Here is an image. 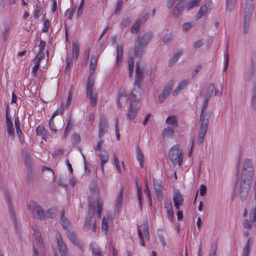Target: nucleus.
Returning a JSON list of instances; mask_svg holds the SVG:
<instances>
[{
    "mask_svg": "<svg viewBox=\"0 0 256 256\" xmlns=\"http://www.w3.org/2000/svg\"><path fill=\"white\" fill-rule=\"evenodd\" d=\"M98 60V57L97 56H92L90 66V74L88 78L86 85V97L90 100V105L92 107L95 106L97 103V94L93 92L94 80L92 74L96 70Z\"/></svg>",
    "mask_w": 256,
    "mask_h": 256,
    "instance_id": "f257e3e1",
    "label": "nucleus"
},
{
    "mask_svg": "<svg viewBox=\"0 0 256 256\" xmlns=\"http://www.w3.org/2000/svg\"><path fill=\"white\" fill-rule=\"evenodd\" d=\"M150 33H146L142 36H138L135 40L134 48V56L141 58L144 54L148 44L152 38Z\"/></svg>",
    "mask_w": 256,
    "mask_h": 256,
    "instance_id": "f03ea898",
    "label": "nucleus"
},
{
    "mask_svg": "<svg viewBox=\"0 0 256 256\" xmlns=\"http://www.w3.org/2000/svg\"><path fill=\"white\" fill-rule=\"evenodd\" d=\"M212 112L210 111L201 112L200 116V123L198 131V142L199 144H202L204 140V137L207 131L210 118H211Z\"/></svg>",
    "mask_w": 256,
    "mask_h": 256,
    "instance_id": "7ed1b4c3",
    "label": "nucleus"
},
{
    "mask_svg": "<svg viewBox=\"0 0 256 256\" xmlns=\"http://www.w3.org/2000/svg\"><path fill=\"white\" fill-rule=\"evenodd\" d=\"M184 154L183 152L179 151L178 146H174L168 152V158L171 160L173 166H175L177 164L180 166L182 164Z\"/></svg>",
    "mask_w": 256,
    "mask_h": 256,
    "instance_id": "20e7f679",
    "label": "nucleus"
},
{
    "mask_svg": "<svg viewBox=\"0 0 256 256\" xmlns=\"http://www.w3.org/2000/svg\"><path fill=\"white\" fill-rule=\"evenodd\" d=\"M144 64L141 62H136L134 86H137L138 89H140L141 87V83L144 78Z\"/></svg>",
    "mask_w": 256,
    "mask_h": 256,
    "instance_id": "39448f33",
    "label": "nucleus"
},
{
    "mask_svg": "<svg viewBox=\"0 0 256 256\" xmlns=\"http://www.w3.org/2000/svg\"><path fill=\"white\" fill-rule=\"evenodd\" d=\"M32 230L33 231V234L35 236L36 245L38 247V250H37L35 246H34V256H38V251L44 253L45 252V248L43 245L42 240L40 232L35 228H32Z\"/></svg>",
    "mask_w": 256,
    "mask_h": 256,
    "instance_id": "423d86ee",
    "label": "nucleus"
},
{
    "mask_svg": "<svg viewBox=\"0 0 256 256\" xmlns=\"http://www.w3.org/2000/svg\"><path fill=\"white\" fill-rule=\"evenodd\" d=\"M28 206L32 211L35 218L44 220V210L40 205L36 202H32L28 205Z\"/></svg>",
    "mask_w": 256,
    "mask_h": 256,
    "instance_id": "0eeeda50",
    "label": "nucleus"
},
{
    "mask_svg": "<svg viewBox=\"0 0 256 256\" xmlns=\"http://www.w3.org/2000/svg\"><path fill=\"white\" fill-rule=\"evenodd\" d=\"M94 204L90 202L89 204V207L88 212V216L86 218L84 229V231H88L90 228L92 224V218H93L94 214Z\"/></svg>",
    "mask_w": 256,
    "mask_h": 256,
    "instance_id": "6e6552de",
    "label": "nucleus"
},
{
    "mask_svg": "<svg viewBox=\"0 0 256 256\" xmlns=\"http://www.w3.org/2000/svg\"><path fill=\"white\" fill-rule=\"evenodd\" d=\"M250 180L241 182L238 192L242 200H244L247 196L250 188Z\"/></svg>",
    "mask_w": 256,
    "mask_h": 256,
    "instance_id": "1a4fd4ad",
    "label": "nucleus"
},
{
    "mask_svg": "<svg viewBox=\"0 0 256 256\" xmlns=\"http://www.w3.org/2000/svg\"><path fill=\"white\" fill-rule=\"evenodd\" d=\"M56 239L58 246L62 256H69L66 244L62 240V237L59 232L57 233Z\"/></svg>",
    "mask_w": 256,
    "mask_h": 256,
    "instance_id": "9d476101",
    "label": "nucleus"
},
{
    "mask_svg": "<svg viewBox=\"0 0 256 256\" xmlns=\"http://www.w3.org/2000/svg\"><path fill=\"white\" fill-rule=\"evenodd\" d=\"M5 198L6 200V202L8 204V206L9 208V212L10 214V218L12 219V224L14 225V226L16 230L18 231V224L16 220V218L15 216V214L14 210L13 209V208L12 207V202L10 200V196L7 194H5Z\"/></svg>",
    "mask_w": 256,
    "mask_h": 256,
    "instance_id": "9b49d317",
    "label": "nucleus"
},
{
    "mask_svg": "<svg viewBox=\"0 0 256 256\" xmlns=\"http://www.w3.org/2000/svg\"><path fill=\"white\" fill-rule=\"evenodd\" d=\"M66 234L70 242L82 252L84 251L82 245L78 238L76 234L72 231L68 230Z\"/></svg>",
    "mask_w": 256,
    "mask_h": 256,
    "instance_id": "f8f14e48",
    "label": "nucleus"
},
{
    "mask_svg": "<svg viewBox=\"0 0 256 256\" xmlns=\"http://www.w3.org/2000/svg\"><path fill=\"white\" fill-rule=\"evenodd\" d=\"M172 87L173 84L172 82H170L166 84L161 94H160L158 97V100L160 103H162L168 98L172 90Z\"/></svg>",
    "mask_w": 256,
    "mask_h": 256,
    "instance_id": "ddd939ff",
    "label": "nucleus"
},
{
    "mask_svg": "<svg viewBox=\"0 0 256 256\" xmlns=\"http://www.w3.org/2000/svg\"><path fill=\"white\" fill-rule=\"evenodd\" d=\"M98 136L100 138L108 131V122L106 120L101 116L98 126Z\"/></svg>",
    "mask_w": 256,
    "mask_h": 256,
    "instance_id": "4468645a",
    "label": "nucleus"
},
{
    "mask_svg": "<svg viewBox=\"0 0 256 256\" xmlns=\"http://www.w3.org/2000/svg\"><path fill=\"white\" fill-rule=\"evenodd\" d=\"M164 208L166 210L168 220L172 222L174 218V212L170 200H167L165 202Z\"/></svg>",
    "mask_w": 256,
    "mask_h": 256,
    "instance_id": "2eb2a0df",
    "label": "nucleus"
},
{
    "mask_svg": "<svg viewBox=\"0 0 256 256\" xmlns=\"http://www.w3.org/2000/svg\"><path fill=\"white\" fill-rule=\"evenodd\" d=\"M173 201L174 207L176 210H179L180 206H182L184 199L182 195L177 190L174 191V196H173Z\"/></svg>",
    "mask_w": 256,
    "mask_h": 256,
    "instance_id": "dca6fc26",
    "label": "nucleus"
},
{
    "mask_svg": "<svg viewBox=\"0 0 256 256\" xmlns=\"http://www.w3.org/2000/svg\"><path fill=\"white\" fill-rule=\"evenodd\" d=\"M140 89H138L137 86H134L130 94L128 95V100H130V106H136L138 102L136 94L138 93Z\"/></svg>",
    "mask_w": 256,
    "mask_h": 256,
    "instance_id": "f3484780",
    "label": "nucleus"
},
{
    "mask_svg": "<svg viewBox=\"0 0 256 256\" xmlns=\"http://www.w3.org/2000/svg\"><path fill=\"white\" fill-rule=\"evenodd\" d=\"M184 0H180L174 8L172 14L174 18H177L180 16L183 10L184 7Z\"/></svg>",
    "mask_w": 256,
    "mask_h": 256,
    "instance_id": "a211bd4d",
    "label": "nucleus"
},
{
    "mask_svg": "<svg viewBox=\"0 0 256 256\" xmlns=\"http://www.w3.org/2000/svg\"><path fill=\"white\" fill-rule=\"evenodd\" d=\"M254 9V0H246L244 16L251 17L253 14Z\"/></svg>",
    "mask_w": 256,
    "mask_h": 256,
    "instance_id": "6ab92c4d",
    "label": "nucleus"
},
{
    "mask_svg": "<svg viewBox=\"0 0 256 256\" xmlns=\"http://www.w3.org/2000/svg\"><path fill=\"white\" fill-rule=\"evenodd\" d=\"M92 256H103L101 248L96 242H92L90 246Z\"/></svg>",
    "mask_w": 256,
    "mask_h": 256,
    "instance_id": "aec40b11",
    "label": "nucleus"
},
{
    "mask_svg": "<svg viewBox=\"0 0 256 256\" xmlns=\"http://www.w3.org/2000/svg\"><path fill=\"white\" fill-rule=\"evenodd\" d=\"M190 84L189 80H183L178 82L177 88L173 92V94L176 96L180 92L184 90Z\"/></svg>",
    "mask_w": 256,
    "mask_h": 256,
    "instance_id": "412c9836",
    "label": "nucleus"
},
{
    "mask_svg": "<svg viewBox=\"0 0 256 256\" xmlns=\"http://www.w3.org/2000/svg\"><path fill=\"white\" fill-rule=\"evenodd\" d=\"M14 125L16 132L19 137L20 140L21 142H23L24 140V135L20 128V124L18 117L14 119Z\"/></svg>",
    "mask_w": 256,
    "mask_h": 256,
    "instance_id": "4be33fe9",
    "label": "nucleus"
},
{
    "mask_svg": "<svg viewBox=\"0 0 256 256\" xmlns=\"http://www.w3.org/2000/svg\"><path fill=\"white\" fill-rule=\"evenodd\" d=\"M154 192L158 198L160 200L162 198V187L160 182H154Z\"/></svg>",
    "mask_w": 256,
    "mask_h": 256,
    "instance_id": "5701e85b",
    "label": "nucleus"
},
{
    "mask_svg": "<svg viewBox=\"0 0 256 256\" xmlns=\"http://www.w3.org/2000/svg\"><path fill=\"white\" fill-rule=\"evenodd\" d=\"M138 108L136 106H130L127 114V118L130 121H132L137 113Z\"/></svg>",
    "mask_w": 256,
    "mask_h": 256,
    "instance_id": "b1692460",
    "label": "nucleus"
},
{
    "mask_svg": "<svg viewBox=\"0 0 256 256\" xmlns=\"http://www.w3.org/2000/svg\"><path fill=\"white\" fill-rule=\"evenodd\" d=\"M37 135L42 137L44 140H46L48 135V132L42 126H38L36 128Z\"/></svg>",
    "mask_w": 256,
    "mask_h": 256,
    "instance_id": "393cba45",
    "label": "nucleus"
},
{
    "mask_svg": "<svg viewBox=\"0 0 256 256\" xmlns=\"http://www.w3.org/2000/svg\"><path fill=\"white\" fill-rule=\"evenodd\" d=\"M22 156L24 158L26 166H30L32 164V159L30 154L25 150H22Z\"/></svg>",
    "mask_w": 256,
    "mask_h": 256,
    "instance_id": "a878e982",
    "label": "nucleus"
},
{
    "mask_svg": "<svg viewBox=\"0 0 256 256\" xmlns=\"http://www.w3.org/2000/svg\"><path fill=\"white\" fill-rule=\"evenodd\" d=\"M123 46L122 44L117 46L116 64L118 65L121 63L122 58Z\"/></svg>",
    "mask_w": 256,
    "mask_h": 256,
    "instance_id": "bb28decb",
    "label": "nucleus"
},
{
    "mask_svg": "<svg viewBox=\"0 0 256 256\" xmlns=\"http://www.w3.org/2000/svg\"><path fill=\"white\" fill-rule=\"evenodd\" d=\"M60 223L64 229L66 230V231L68 230V228L70 226V222L64 215V211H63L62 213V216L60 220Z\"/></svg>",
    "mask_w": 256,
    "mask_h": 256,
    "instance_id": "cd10ccee",
    "label": "nucleus"
},
{
    "mask_svg": "<svg viewBox=\"0 0 256 256\" xmlns=\"http://www.w3.org/2000/svg\"><path fill=\"white\" fill-rule=\"evenodd\" d=\"M252 162L250 159H246L244 160L243 164V167L242 170V174L244 175L245 174L246 172L247 169H252ZM249 173L250 174H252V170H248Z\"/></svg>",
    "mask_w": 256,
    "mask_h": 256,
    "instance_id": "c85d7f7f",
    "label": "nucleus"
},
{
    "mask_svg": "<svg viewBox=\"0 0 256 256\" xmlns=\"http://www.w3.org/2000/svg\"><path fill=\"white\" fill-rule=\"evenodd\" d=\"M123 192H124V189L122 188H121L119 192V193L117 196L116 200V202L115 206L118 209V210L120 209L122 207Z\"/></svg>",
    "mask_w": 256,
    "mask_h": 256,
    "instance_id": "c756f323",
    "label": "nucleus"
},
{
    "mask_svg": "<svg viewBox=\"0 0 256 256\" xmlns=\"http://www.w3.org/2000/svg\"><path fill=\"white\" fill-rule=\"evenodd\" d=\"M166 124L171 125L174 128H176L178 126L176 117L174 116H168L166 120Z\"/></svg>",
    "mask_w": 256,
    "mask_h": 256,
    "instance_id": "7c9ffc66",
    "label": "nucleus"
},
{
    "mask_svg": "<svg viewBox=\"0 0 256 256\" xmlns=\"http://www.w3.org/2000/svg\"><path fill=\"white\" fill-rule=\"evenodd\" d=\"M126 96V92L124 90L122 89L119 90L116 98V102L118 108H121L122 106V105L120 102V100L121 98L125 97Z\"/></svg>",
    "mask_w": 256,
    "mask_h": 256,
    "instance_id": "2f4dec72",
    "label": "nucleus"
},
{
    "mask_svg": "<svg viewBox=\"0 0 256 256\" xmlns=\"http://www.w3.org/2000/svg\"><path fill=\"white\" fill-rule=\"evenodd\" d=\"M182 54V50H180L175 52L170 60V64L172 65L178 62Z\"/></svg>",
    "mask_w": 256,
    "mask_h": 256,
    "instance_id": "473e14b6",
    "label": "nucleus"
},
{
    "mask_svg": "<svg viewBox=\"0 0 256 256\" xmlns=\"http://www.w3.org/2000/svg\"><path fill=\"white\" fill-rule=\"evenodd\" d=\"M73 126V122L70 117L67 120L66 126L64 130V138H66Z\"/></svg>",
    "mask_w": 256,
    "mask_h": 256,
    "instance_id": "72a5a7b5",
    "label": "nucleus"
},
{
    "mask_svg": "<svg viewBox=\"0 0 256 256\" xmlns=\"http://www.w3.org/2000/svg\"><path fill=\"white\" fill-rule=\"evenodd\" d=\"M252 243L250 240L248 239L246 244L244 248L242 256H249Z\"/></svg>",
    "mask_w": 256,
    "mask_h": 256,
    "instance_id": "f704fd0d",
    "label": "nucleus"
},
{
    "mask_svg": "<svg viewBox=\"0 0 256 256\" xmlns=\"http://www.w3.org/2000/svg\"><path fill=\"white\" fill-rule=\"evenodd\" d=\"M56 210L54 208L48 209L46 212H44V220L47 218H52L55 216Z\"/></svg>",
    "mask_w": 256,
    "mask_h": 256,
    "instance_id": "c9c22d12",
    "label": "nucleus"
},
{
    "mask_svg": "<svg viewBox=\"0 0 256 256\" xmlns=\"http://www.w3.org/2000/svg\"><path fill=\"white\" fill-rule=\"evenodd\" d=\"M72 46V57L76 60L79 55V47L76 42L73 43Z\"/></svg>",
    "mask_w": 256,
    "mask_h": 256,
    "instance_id": "e433bc0d",
    "label": "nucleus"
},
{
    "mask_svg": "<svg viewBox=\"0 0 256 256\" xmlns=\"http://www.w3.org/2000/svg\"><path fill=\"white\" fill-rule=\"evenodd\" d=\"M136 158L140 162V166L141 168L143 167V155L142 154L140 148L139 146L136 148Z\"/></svg>",
    "mask_w": 256,
    "mask_h": 256,
    "instance_id": "4c0bfd02",
    "label": "nucleus"
},
{
    "mask_svg": "<svg viewBox=\"0 0 256 256\" xmlns=\"http://www.w3.org/2000/svg\"><path fill=\"white\" fill-rule=\"evenodd\" d=\"M236 0H226V10L232 12L234 9Z\"/></svg>",
    "mask_w": 256,
    "mask_h": 256,
    "instance_id": "58836bf2",
    "label": "nucleus"
},
{
    "mask_svg": "<svg viewBox=\"0 0 256 256\" xmlns=\"http://www.w3.org/2000/svg\"><path fill=\"white\" fill-rule=\"evenodd\" d=\"M100 157L101 162L102 168L103 170L104 164H106L108 160V154L105 152L104 153H101L100 154Z\"/></svg>",
    "mask_w": 256,
    "mask_h": 256,
    "instance_id": "ea45409f",
    "label": "nucleus"
},
{
    "mask_svg": "<svg viewBox=\"0 0 256 256\" xmlns=\"http://www.w3.org/2000/svg\"><path fill=\"white\" fill-rule=\"evenodd\" d=\"M208 10V8L206 5H204V6H202L198 14L196 15V19H200V18L202 16L206 13V12Z\"/></svg>",
    "mask_w": 256,
    "mask_h": 256,
    "instance_id": "a19ab883",
    "label": "nucleus"
},
{
    "mask_svg": "<svg viewBox=\"0 0 256 256\" xmlns=\"http://www.w3.org/2000/svg\"><path fill=\"white\" fill-rule=\"evenodd\" d=\"M174 132V130L170 127H166L165 128L162 132V134L164 136L166 137H172Z\"/></svg>",
    "mask_w": 256,
    "mask_h": 256,
    "instance_id": "79ce46f5",
    "label": "nucleus"
},
{
    "mask_svg": "<svg viewBox=\"0 0 256 256\" xmlns=\"http://www.w3.org/2000/svg\"><path fill=\"white\" fill-rule=\"evenodd\" d=\"M200 0H192L190 1L186 5V10H189L194 7L198 6Z\"/></svg>",
    "mask_w": 256,
    "mask_h": 256,
    "instance_id": "37998d69",
    "label": "nucleus"
},
{
    "mask_svg": "<svg viewBox=\"0 0 256 256\" xmlns=\"http://www.w3.org/2000/svg\"><path fill=\"white\" fill-rule=\"evenodd\" d=\"M140 26L141 25L136 20L131 27V32L134 34H137L140 30Z\"/></svg>",
    "mask_w": 256,
    "mask_h": 256,
    "instance_id": "c03bdc74",
    "label": "nucleus"
},
{
    "mask_svg": "<svg viewBox=\"0 0 256 256\" xmlns=\"http://www.w3.org/2000/svg\"><path fill=\"white\" fill-rule=\"evenodd\" d=\"M103 202L102 201L98 198L97 200V214L98 218H100L101 216V212L102 210Z\"/></svg>",
    "mask_w": 256,
    "mask_h": 256,
    "instance_id": "a18cd8bd",
    "label": "nucleus"
},
{
    "mask_svg": "<svg viewBox=\"0 0 256 256\" xmlns=\"http://www.w3.org/2000/svg\"><path fill=\"white\" fill-rule=\"evenodd\" d=\"M136 187H137V194L138 196V199L139 201L140 207V210H142V189L141 187L139 186L136 182Z\"/></svg>",
    "mask_w": 256,
    "mask_h": 256,
    "instance_id": "49530a36",
    "label": "nucleus"
},
{
    "mask_svg": "<svg viewBox=\"0 0 256 256\" xmlns=\"http://www.w3.org/2000/svg\"><path fill=\"white\" fill-rule=\"evenodd\" d=\"M214 84H210L208 85V86L206 92V98H208V100H210V98L211 97L212 93L213 90L214 89Z\"/></svg>",
    "mask_w": 256,
    "mask_h": 256,
    "instance_id": "de8ad7c7",
    "label": "nucleus"
},
{
    "mask_svg": "<svg viewBox=\"0 0 256 256\" xmlns=\"http://www.w3.org/2000/svg\"><path fill=\"white\" fill-rule=\"evenodd\" d=\"M65 111V109L64 108V104H62L60 108L59 109H58L56 110L52 114V117L50 118H52L54 120V118L58 116V114H60L62 115L64 112Z\"/></svg>",
    "mask_w": 256,
    "mask_h": 256,
    "instance_id": "09e8293b",
    "label": "nucleus"
},
{
    "mask_svg": "<svg viewBox=\"0 0 256 256\" xmlns=\"http://www.w3.org/2000/svg\"><path fill=\"white\" fill-rule=\"evenodd\" d=\"M228 46H226V50L224 52V69H223L224 71H226V70L228 69V61H229L228 57H229V55H228Z\"/></svg>",
    "mask_w": 256,
    "mask_h": 256,
    "instance_id": "8fccbe9b",
    "label": "nucleus"
},
{
    "mask_svg": "<svg viewBox=\"0 0 256 256\" xmlns=\"http://www.w3.org/2000/svg\"><path fill=\"white\" fill-rule=\"evenodd\" d=\"M72 142L74 145H76L80 142V137L78 134H74L71 136Z\"/></svg>",
    "mask_w": 256,
    "mask_h": 256,
    "instance_id": "3c124183",
    "label": "nucleus"
},
{
    "mask_svg": "<svg viewBox=\"0 0 256 256\" xmlns=\"http://www.w3.org/2000/svg\"><path fill=\"white\" fill-rule=\"evenodd\" d=\"M250 17L244 16V32L246 34L248 30Z\"/></svg>",
    "mask_w": 256,
    "mask_h": 256,
    "instance_id": "603ef678",
    "label": "nucleus"
},
{
    "mask_svg": "<svg viewBox=\"0 0 256 256\" xmlns=\"http://www.w3.org/2000/svg\"><path fill=\"white\" fill-rule=\"evenodd\" d=\"M66 66L65 68V72L66 74L70 72V68L72 66L73 62L71 58H68L66 59Z\"/></svg>",
    "mask_w": 256,
    "mask_h": 256,
    "instance_id": "864d4df0",
    "label": "nucleus"
},
{
    "mask_svg": "<svg viewBox=\"0 0 256 256\" xmlns=\"http://www.w3.org/2000/svg\"><path fill=\"white\" fill-rule=\"evenodd\" d=\"M44 56V52H40L38 54L35 58L34 60V64L40 65L41 60Z\"/></svg>",
    "mask_w": 256,
    "mask_h": 256,
    "instance_id": "5fc2aeb1",
    "label": "nucleus"
},
{
    "mask_svg": "<svg viewBox=\"0 0 256 256\" xmlns=\"http://www.w3.org/2000/svg\"><path fill=\"white\" fill-rule=\"evenodd\" d=\"M8 128V136H12L14 138V130L12 124H6Z\"/></svg>",
    "mask_w": 256,
    "mask_h": 256,
    "instance_id": "6e6d98bb",
    "label": "nucleus"
},
{
    "mask_svg": "<svg viewBox=\"0 0 256 256\" xmlns=\"http://www.w3.org/2000/svg\"><path fill=\"white\" fill-rule=\"evenodd\" d=\"M252 104L256 110V82L252 90Z\"/></svg>",
    "mask_w": 256,
    "mask_h": 256,
    "instance_id": "4d7b16f0",
    "label": "nucleus"
},
{
    "mask_svg": "<svg viewBox=\"0 0 256 256\" xmlns=\"http://www.w3.org/2000/svg\"><path fill=\"white\" fill-rule=\"evenodd\" d=\"M140 228L138 229V230ZM141 230V232H143L144 234H145L146 236H149V231H148V222H146L142 226V228L141 229H140Z\"/></svg>",
    "mask_w": 256,
    "mask_h": 256,
    "instance_id": "13d9d810",
    "label": "nucleus"
},
{
    "mask_svg": "<svg viewBox=\"0 0 256 256\" xmlns=\"http://www.w3.org/2000/svg\"><path fill=\"white\" fill-rule=\"evenodd\" d=\"M131 22V20L129 18H124L122 19L121 22H120V26L122 27V28H124V27H126L129 26Z\"/></svg>",
    "mask_w": 256,
    "mask_h": 256,
    "instance_id": "bf43d9fd",
    "label": "nucleus"
},
{
    "mask_svg": "<svg viewBox=\"0 0 256 256\" xmlns=\"http://www.w3.org/2000/svg\"><path fill=\"white\" fill-rule=\"evenodd\" d=\"M217 246L216 243L212 244L209 256H216Z\"/></svg>",
    "mask_w": 256,
    "mask_h": 256,
    "instance_id": "052dcab7",
    "label": "nucleus"
},
{
    "mask_svg": "<svg viewBox=\"0 0 256 256\" xmlns=\"http://www.w3.org/2000/svg\"><path fill=\"white\" fill-rule=\"evenodd\" d=\"M102 228L107 234L108 232V222L106 218H104L102 220Z\"/></svg>",
    "mask_w": 256,
    "mask_h": 256,
    "instance_id": "680f3d73",
    "label": "nucleus"
},
{
    "mask_svg": "<svg viewBox=\"0 0 256 256\" xmlns=\"http://www.w3.org/2000/svg\"><path fill=\"white\" fill-rule=\"evenodd\" d=\"M84 3V0H81V2H80V6H78L77 12H76V16L77 17H80L82 16V12H83V6Z\"/></svg>",
    "mask_w": 256,
    "mask_h": 256,
    "instance_id": "e2e57ef3",
    "label": "nucleus"
},
{
    "mask_svg": "<svg viewBox=\"0 0 256 256\" xmlns=\"http://www.w3.org/2000/svg\"><path fill=\"white\" fill-rule=\"evenodd\" d=\"M49 127H50V130L52 132L54 133H56L57 132L58 130H56V128L54 122V120H52V118H50V120H49Z\"/></svg>",
    "mask_w": 256,
    "mask_h": 256,
    "instance_id": "0e129e2a",
    "label": "nucleus"
},
{
    "mask_svg": "<svg viewBox=\"0 0 256 256\" xmlns=\"http://www.w3.org/2000/svg\"><path fill=\"white\" fill-rule=\"evenodd\" d=\"M123 5V0H119L116 4V8L114 11V14H118L120 11L121 10L122 7Z\"/></svg>",
    "mask_w": 256,
    "mask_h": 256,
    "instance_id": "69168bd1",
    "label": "nucleus"
},
{
    "mask_svg": "<svg viewBox=\"0 0 256 256\" xmlns=\"http://www.w3.org/2000/svg\"><path fill=\"white\" fill-rule=\"evenodd\" d=\"M193 26L192 22H188L184 24L182 26V30L184 32L188 31Z\"/></svg>",
    "mask_w": 256,
    "mask_h": 256,
    "instance_id": "338daca9",
    "label": "nucleus"
},
{
    "mask_svg": "<svg viewBox=\"0 0 256 256\" xmlns=\"http://www.w3.org/2000/svg\"><path fill=\"white\" fill-rule=\"evenodd\" d=\"M114 164L116 166V170L118 172H121L120 166V162L118 160V156L116 154H114Z\"/></svg>",
    "mask_w": 256,
    "mask_h": 256,
    "instance_id": "774afa93",
    "label": "nucleus"
}]
</instances>
